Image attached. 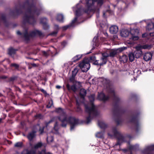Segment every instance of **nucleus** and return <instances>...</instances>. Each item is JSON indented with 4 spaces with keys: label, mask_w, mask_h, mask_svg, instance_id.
<instances>
[{
    "label": "nucleus",
    "mask_w": 154,
    "mask_h": 154,
    "mask_svg": "<svg viewBox=\"0 0 154 154\" xmlns=\"http://www.w3.org/2000/svg\"><path fill=\"white\" fill-rule=\"evenodd\" d=\"M117 53V50H112L110 51L109 55L110 57H113Z\"/></svg>",
    "instance_id": "obj_22"
},
{
    "label": "nucleus",
    "mask_w": 154,
    "mask_h": 154,
    "mask_svg": "<svg viewBox=\"0 0 154 154\" xmlns=\"http://www.w3.org/2000/svg\"><path fill=\"white\" fill-rule=\"evenodd\" d=\"M47 19L45 18L41 19V22L43 24V28L45 29H47L48 27V26L47 23Z\"/></svg>",
    "instance_id": "obj_14"
},
{
    "label": "nucleus",
    "mask_w": 154,
    "mask_h": 154,
    "mask_svg": "<svg viewBox=\"0 0 154 154\" xmlns=\"http://www.w3.org/2000/svg\"><path fill=\"white\" fill-rule=\"evenodd\" d=\"M134 121H136V119H135Z\"/></svg>",
    "instance_id": "obj_57"
},
{
    "label": "nucleus",
    "mask_w": 154,
    "mask_h": 154,
    "mask_svg": "<svg viewBox=\"0 0 154 154\" xmlns=\"http://www.w3.org/2000/svg\"><path fill=\"white\" fill-rule=\"evenodd\" d=\"M80 102H79L78 100H76V111L77 112H80L81 110V108L80 106Z\"/></svg>",
    "instance_id": "obj_25"
},
{
    "label": "nucleus",
    "mask_w": 154,
    "mask_h": 154,
    "mask_svg": "<svg viewBox=\"0 0 154 154\" xmlns=\"http://www.w3.org/2000/svg\"><path fill=\"white\" fill-rule=\"evenodd\" d=\"M43 146V144L41 142H38L34 145L33 148L35 149H37Z\"/></svg>",
    "instance_id": "obj_21"
},
{
    "label": "nucleus",
    "mask_w": 154,
    "mask_h": 154,
    "mask_svg": "<svg viewBox=\"0 0 154 154\" xmlns=\"http://www.w3.org/2000/svg\"><path fill=\"white\" fill-rule=\"evenodd\" d=\"M103 136V132H98L96 134V136L97 137L102 138Z\"/></svg>",
    "instance_id": "obj_28"
},
{
    "label": "nucleus",
    "mask_w": 154,
    "mask_h": 154,
    "mask_svg": "<svg viewBox=\"0 0 154 154\" xmlns=\"http://www.w3.org/2000/svg\"><path fill=\"white\" fill-rule=\"evenodd\" d=\"M139 33V30L137 29H132L131 30L130 33L131 37L130 38V41H127L126 42V44H131L133 43V41L137 40L139 39V37L138 34Z\"/></svg>",
    "instance_id": "obj_6"
},
{
    "label": "nucleus",
    "mask_w": 154,
    "mask_h": 154,
    "mask_svg": "<svg viewBox=\"0 0 154 154\" xmlns=\"http://www.w3.org/2000/svg\"><path fill=\"white\" fill-rule=\"evenodd\" d=\"M129 58L131 62H132L134 60V54L132 53H130L128 55Z\"/></svg>",
    "instance_id": "obj_23"
},
{
    "label": "nucleus",
    "mask_w": 154,
    "mask_h": 154,
    "mask_svg": "<svg viewBox=\"0 0 154 154\" xmlns=\"http://www.w3.org/2000/svg\"><path fill=\"white\" fill-rule=\"evenodd\" d=\"M2 118H0V122L2 121Z\"/></svg>",
    "instance_id": "obj_55"
},
{
    "label": "nucleus",
    "mask_w": 154,
    "mask_h": 154,
    "mask_svg": "<svg viewBox=\"0 0 154 154\" xmlns=\"http://www.w3.org/2000/svg\"><path fill=\"white\" fill-rule=\"evenodd\" d=\"M138 125H139L138 124L137 122H136V128H137Z\"/></svg>",
    "instance_id": "obj_50"
},
{
    "label": "nucleus",
    "mask_w": 154,
    "mask_h": 154,
    "mask_svg": "<svg viewBox=\"0 0 154 154\" xmlns=\"http://www.w3.org/2000/svg\"><path fill=\"white\" fill-rule=\"evenodd\" d=\"M154 150V145L146 147L145 148V151H150Z\"/></svg>",
    "instance_id": "obj_27"
},
{
    "label": "nucleus",
    "mask_w": 154,
    "mask_h": 154,
    "mask_svg": "<svg viewBox=\"0 0 154 154\" xmlns=\"http://www.w3.org/2000/svg\"><path fill=\"white\" fill-rule=\"evenodd\" d=\"M98 125L101 128H104L106 127V125L103 122H99Z\"/></svg>",
    "instance_id": "obj_30"
},
{
    "label": "nucleus",
    "mask_w": 154,
    "mask_h": 154,
    "mask_svg": "<svg viewBox=\"0 0 154 154\" xmlns=\"http://www.w3.org/2000/svg\"><path fill=\"white\" fill-rule=\"evenodd\" d=\"M71 89L74 91H75L76 90V88L75 86L74 85H73L71 87Z\"/></svg>",
    "instance_id": "obj_39"
},
{
    "label": "nucleus",
    "mask_w": 154,
    "mask_h": 154,
    "mask_svg": "<svg viewBox=\"0 0 154 154\" xmlns=\"http://www.w3.org/2000/svg\"><path fill=\"white\" fill-rule=\"evenodd\" d=\"M130 31L127 29H122L120 33V35L124 37H128L130 34Z\"/></svg>",
    "instance_id": "obj_10"
},
{
    "label": "nucleus",
    "mask_w": 154,
    "mask_h": 154,
    "mask_svg": "<svg viewBox=\"0 0 154 154\" xmlns=\"http://www.w3.org/2000/svg\"><path fill=\"white\" fill-rule=\"evenodd\" d=\"M118 31V28L117 26L115 25L112 26L109 29L110 32L112 34H116Z\"/></svg>",
    "instance_id": "obj_11"
},
{
    "label": "nucleus",
    "mask_w": 154,
    "mask_h": 154,
    "mask_svg": "<svg viewBox=\"0 0 154 154\" xmlns=\"http://www.w3.org/2000/svg\"><path fill=\"white\" fill-rule=\"evenodd\" d=\"M33 14L38 15V11H33L32 9L29 10L27 12L26 15L24 19L25 21L31 24H33V23L31 22V21L34 20L33 17L31 16V15Z\"/></svg>",
    "instance_id": "obj_8"
},
{
    "label": "nucleus",
    "mask_w": 154,
    "mask_h": 154,
    "mask_svg": "<svg viewBox=\"0 0 154 154\" xmlns=\"http://www.w3.org/2000/svg\"><path fill=\"white\" fill-rule=\"evenodd\" d=\"M52 105H53V102H52V101H50L49 102V104L48 105H47V107L48 108H50L51 106Z\"/></svg>",
    "instance_id": "obj_38"
},
{
    "label": "nucleus",
    "mask_w": 154,
    "mask_h": 154,
    "mask_svg": "<svg viewBox=\"0 0 154 154\" xmlns=\"http://www.w3.org/2000/svg\"><path fill=\"white\" fill-rule=\"evenodd\" d=\"M41 91L42 92H43V93H46V91H45L43 89H41Z\"/></svg>",
    "instance_id": "obj_47"
},
{
    "label": "nucleus",
    "mask_w": 154,
    "mask_h": 154,
    "mask_svg": "<svg viewBox=\"0 0 154 154\" xmlns=\"http://www.w3.org/2000/svg\"><path fill=\"white\" fill-rule=\"evenodd\" d=\"M36 132L33 131L31 133H30L28 135L27 137L28 139L30 140H32L33 138L35 135V133Z\"/></svg>",
    "instance_id": "obj_19"
},
{
    "label": "nucleus",
    "mask_w": 154,
    "mask_h": 154,
    "mask_svg": "<svg viewBox=\"0 0 154 154\" xmlns=\"http://www.w3.org/2000/svg\"><path fill=\"white\" fill-rule=\"evenodd\" d=\"M11 66H14V67H15L16 68H18L19 66L18 65L16 64L15 63L12 64H11Z\"/></svg>",
    "instance_id": "obj_42"
},
{
    "label": "nucleus",
    "mask_w": 154,
    "mask_h": 154,
    "mask_svg": "<svg viewBox=\"0 0 154 154\" xmlns=\"http://www.w3.org/2000/svg\"><path fill=\"white\" fill-rule=\"evenodd\" d=\"M58 26L57 25H55V29H58Z\"/></svg>",
    "instance_id": "obj_51"
},
{
    "label": "nucleus",
    "mask_w": 154,
    "mask_h": 154,
    "mask_svg": "<svg viewBox=\"0 0 154 154\" xmlns=\"http://www.w3.org/2000/svg\"><path fill=\"white\" fill-rule=\"evenodd\" d=\"M42 35V32L39 31L35 30L32 31L29 35H28L27 31L23 34L25 40L26 41L28 40L31 38L34 37L37 35Z\"/></svg>",
    "instance_id": "obj_7"
},
{
    "label": "nucleus",
    "mask_w": 154,
    "mask_h": 154,
    "mask_svg": "<svg viewBox=\"0 0 154 154\" xmlns=\"http://www.w3.org/2000/svg\"><path fill=\"white\" fill-rule=\"evenodd\" d=\"M134 54L136 58H138L140 57L142 54V51H135Z\"/></svg>",
    "instance_id": "obj_20"
},
{
    "label": "nucleus",
    "mask_w": 154,
    "mask_h": 154,
    "mask_svg": "<svg viewBox=\"0 0 154 154\" xmlns=\"http://www.w3.org/2000/svg\"><path fill=\"white\" fill-rule=\"evenodd\" d=\"M109 98V96L106 97L105 95L104 94L102 93L99 94L98 95V99L100 100H102L104 101L107 100Z\"/></svg>",
    "instance_id": "obj_12"
},
{
    "label": "nucleus",
    "mask_w": 154,
    "mask_h": 154,
    "mask_svg": "<svg viewBox=\"0 0 154 154\" xmlns=\"http://www.w3.org/2000/svg\"><path fill=\"white\" fill-rule=\"evenodd\" d=\"M72 64V61L69 62L67 63H65L64 64V66L66 67V68L68 69V68Z\"/></svg>",
    "instance_id": "obj_31"
},
{
    "label": "nucleus",
    "mask_w": 154,
    "mask_h": 154,
    "mask_svg": "<svg viewBox=\"0 0 154 154\" xmlns=\"http://www.w3.org/2000/svg\"><path fill=\"white\" fill-rule=\"evenodd\" d=\"M103 57H104L102 58L101 60L102 61V63H98L97 61L96 60L95 61L94 64L95 65H99L100 66L102 65L103 64H105L106 62V58L109 56V54L108 53L105 52L103 53L102 54Z\"/></svg>",
    "instance_id": "obj_9"
},
{
    "label": "nucleus",
    "mask_w": 154,
    "mask_h": 154,
    "mask_svg": "<svg viewBox=\"0 0 154 154\" xmlns=\"http://www.w3.org/2000/svg\"><path fill=\"white\" fill-rule=\"evenodd\" d=\"M56 112L58 113H61L62 115L59 118L54 117L51 119L48 122H46V126L52 122H54L55 124L54 125V129L55 131H57L58 128V125L57 122V120H59L61 121L62 122V126L63 127H66V125L69 123L70 125V129L71 130H73L74 127L78 125V120L73 117L67 116L61 108H59L56 109Z\"/></svg>",
    "instance_id": "obj_2"
},
{
    "label": "nucleus",
    "mask_w": 154,
    "mask_h": 154,
    "mask_svg": "<svg viewBox=\"0 0 154 154\" xmlns=\"http://www.w3.org/2000/svg\"><path fill=\"white\" fill-rule=\"evenodd\" d=\"M146 31H150L154 29V23L152 22L148 24L146 27Z\"/></svg>",
    "instance_id": "obj_15"
},
{
    "label": "nucleus",
    "mask_w": 154,
    "mask_h": 154,
    "mask_svg": "<svg viewBox=\"0 0 154 154\" xmlns=\"http://www.w3.org/2000/svg\"><path fill=\"white\" fill-rule=\"evenodd\" d=\"M57 33V32H53L52 33V34H56Z\"/></svg>",
    "instance_id": "obj_53"
},
{
    "label": "nucleus",
    "mask_w": 154,
    "mask_h": 154,
    "mask_svg": "<svg viewBox=\"0 0 154 154\" xmlns=\"http://www.w3.org/2000/svg\"><path fill=\"white\" fill-rule=\"evenodd\" d=\"M66 44V42H64L63 43H62V45H63L64 46Z\"/></svg>",
    "instance_id": "obj_49"
},
{
    "label": "nucleus",
    "mask_w": 154,
    "mask_h": 154,
    "mask_svg": "<svg viewBox=\"0 0 154 154\" xmlns=\"http://www.w3.org/2000/svg\"><path fill=\"white\" fill-rule=\"evenodd\" d=\"M108 135L111 137H116L118 139V144H120V143L124 141V137L115 128H113L108 133Z\"/></svg>",
    "instance_id": "obj_5"
},
{
    "label": "nucleus",
    "mask_w": 154,
    "mask_h": 154,
    "mask_svg": "<svg viewBox=\"0 0 154 154\" xmlns=\"http://www.w3.org/2000/svg\"><path fill=\"white\" fill-rule=\"evenodd\" d=\"M103 16L104 17H105V13H103Z\"/></svg>",
    "instance_id": "obj_54"
},
{
    "label": "nucleus",
    "mask_w": 154,
    "mask_h": 154,
    "mask_svg": "<svg viewBox=\"0 0 154 154\" xmlns=\"http://www.w3.org/2000/svg\"><path fill=\"white\" fill-rule=\"evenodd\" d=\"M43 53L44 55L45 56H47V53L45 51H43Z\"/></svg>",
    "instance_id": "obj_44"
},
{
    "label": "nucleus",
    "mask_w": 154,
    "mask_h": 154,
    "mask_svg": "<svg viewBox=\"0 0 154 154\" xmlns=\"http://www.w3.org/2000/svg\"><path fill=\"white\" fill-rule=\"evenodd\" d=\"M149 35L151 36H154V32L150 33Z\"/></svg>",
    "instance_id": "obj_45"
},
{
    "label": "nucleus",
    "mask_w": 154,
    "mask_h": 154,
    "mask_svg": "<svg viewBox=\"0 0 154 154\" xmlns=\"http://www.w3.org/2000/svg\"><path fill=\"white\" fill-rule=\"evenodd\" d=\"M98 36H95V37L93 38V42H94L96 43L97 42V38H98Z\"/></svg>",
    "instance_id": "obj_40"
},
{
    "label": "nucleus",
    "mask_w": 154,
    "mask_h": 154,
    "mask_svg": "<svg viewBox=\"0 0 154 154\" xmlns=\"http://www.w3.org/2000/svg\"><path fill=\"white\" fill-rule=\"evenodd\" d=\"M109 94H111L112 96H114L115 95V92L113 89H110L109 91Z\"/></svg>",
    "instance_id": "obj_35"
},
{
    "label": "nucleus",
    "mask_w": 154,
    "mask_h": 154,
    "mask_svg": "<svg viewBox=\"0 0 154 154\" xmlns=\"http://www.w3.org/2000/svg\"><path fill=\"white\" fill-rule=\"evenodd\" d=\"M142 46H138L135 47L136 50L135 51H142L141 48Z\"/></svg>",
    "instance_id": "obj_36"
},
{
    "label": "nucleus",
    "mask_w": 154,
    "mask_h": 154,
    "mask_svg": "<svg viewBox=\"0 0 154 154\" xmlns=\"http://www.w3.org/2000/svg\"><path fill=\"white\" fill-rule=\"evenodd\" d=\"M103 3V0H86V8L87 10H84L81 8H79V4L76 5L75 7L73 8V10H76L75 15L76 17L72 21L71 23L69 25H67L62 27L63 30L67 29L70 26H74V23L77 20V17L81 15L84 12L89 14L91 12H93L95 11L96 8L95 5L97 4L98 6H101Z\"/></svg>",
    "instance_id": "obj_1"
},
{
    "label": "nucleus",
    "mask_w": 154,
    "mask_h": 154,
    "mask_svg": "<svg viewBox=\"0 0 154 154\" xmlns=\"http://www.w3.org/2000/svg\"><path fill=\"white\" fill-rule=\"evenodd\" d=\"M152 54L150 52H146L144 55L143 59L145 61H148L152 58Z\"/></svg>",
    "instance_id": "obj_13"
},
{
    "label": "nucleus",
    "mask_w": 154,
    "mask_h": 154,
    "mask_svg": "<svg viewBox=\"0 0 154 154\" xmlns=\"http://www.w3.org/2000/svg\"><path fill=\"white\" fill-rule=\"evenodd\" d=\"M40 131H41V133H42L43 131V129L42 130H41V129H40Z\"/></svg>",
    "instance_id": "obj_52"
},
{
    "label": "nucleus",
    "mask_w": 154,
    "mask_h": 154,
    "mask_svg": "<svg viewBox=\"0 0 154 154\" xmlns=\"http://www.w3.org/2000/svg\"><path fill=\"white\" fill-rule=\"evenodd\" d=\"M127 49V47H122L120 48H118L117 49V50L118 51H119L121 52L122 51H123L126 49Z\"/></svg>",
    "instance_id": "obj_37"
},
{
    "label": "nucleus",
    "mask_w": 154,
    "mask_h": 154,
    "mask_svg": "<svg viewBox=\"0 0 154 154\" xmlns=\"http://www.w3.org/2000/svg\"><path fill=\"white\" fill-rule=\"evenodd\" d=\"M82 55H77L74 57L72 59V62H75L76 61L79 60L82 57Z\"/></svg>",
    "instance_id": "obj_18"
},
{
    "label": "nucleus",
    "mask_w": 154,
    "mask_h": 154,
    "mask_svg": "<svg viewBox=\"0 0 154 154\" xmlns=\"http://www.w3.org/2000/svg\"><path fill=\"white\" fill-rule=\"evenodd\" d=\"M15 50L12 48H10L8 50V53L9 55H12L14 54L15 53Z\"/></svg>",
    "instance_id": "obj_29"
},
{
    "label": "nucleus",
    "mask_w": 154,
    "mask_h": 154,
    "mask_svg": "<svg viewBox=\"0 0 154 154\" xmlns=\"http://www.w3.org/2000/svg\"><path fill=\"white\" fill-rule=\"evenodd\" d=\"M46 152L45 150H43L41 152H39L38 154H46Z\"/></svg>",
    "instance_id": "obj_41"
},
{
    "label": "nucleus",
    "mask_w": 154,
    "mask_h": 154,
    "mask_svg": "<svg viewBox=\"0 0 154 154\" xmlns=\"http://www.w3.org/2000/svg\"><path fill=\"white\" fill-rule=\"evenodd\" d=\"M21 154H31V152L27 149L23 150L21 152Z\"/></svg>",
    "instance_id": "obj_34"
},
{
    "label": "nucleus",
    "mask_w": 154,
    "mask_h": 154,
    "mask_svg": "<svg viewBox=\"0 0 154 154\" xmlns=\"http://www.w3.org/2000/svg\"><path fill=\"white\" fill-rule=\"evenodd\" d=\"M128 60L127 56L125 55H123L122 56H120L119 60L121 62L125 63L127 62Z\"/></svg>",
    "instance_id": "obj_16"
},
{
    "label": "nucleus",
    "mask_w": 154,
    "mask_h": 154,
    "mask_svg": "<svg viewBox=\"0 0 154 154\" xmlns=\"http://www.w3.org/2000/svg\"><path fill=\"white\" fill-rule=\"evenodd\" d=\"M61 87V86L59 85H57L56 86V88L57 89H60Z\"/></svg>",
    "instance_id": "obj_46"
},
{
    "label": "nucleus",
    "mask_w": 154,
    "mask_h": 154,
    "mask_svg": "<svg viewBox=\"0 0 154 154\" xmlns=\"http://www.w3.org/2000/svg\"><path fill=\"white\" fill-rule=\"evenodd\" d=\"M147 35V34L146 33H144L142 34V36L143 37H145Z\"/></svg>",
    "instance_id": "obj_43"
},
{
    "label": "nucleus",
    "mask_w": 154,
    "mask_h": 154,
    "mask_svg": "<svg viewBox=\"0 0 154 154\" xmlns=\"http://www.w3.org/2000/svg\"><path fill=\"white\" fill-rule=\"evenodd\" d=\"M22 146V143L21 142H18L16 143L15 145L14 146L17 147H21Z\"/></svg>",
    "instance_id": "obj_33"
},
{
    "label": "nucleus",
    "mask_w": 154,
    "mask_h": 154,
    "mask_svg": "<svg viewBox=\"0 0 154 154\" xmlns=\"http://www.w3.org/2000/svg\"><path fill=\"white\" fill-rule=\"evenodd\" d=\"M86 90L84 89H82L80 91V95L81 97V98L84 100V97L86 95Z\"/></svg>",
    "instance_id": "obj_17"
},
{
    "label": "nucleus",
    "mask_w": 154,
    "mask_h": 154,
    "mask_svg": "<svg viewBox=\"0 0 154 154\" xmlns=\"http://www.w3.org/2000/svg\"><path fill=\"white\" fill-rule=\"evenodd\" d=\"M53 140V138L52 136L49 137L48 136L47 137V141L48 143H49L52 142Z\"/></svg>",
    "instance_id": "obj_32"
},
{
    "label": "nucleus",
    "mask_w": 154,
    "mask_h": 154,
    "mask_svg": "<svg viewBox=\"0 0 154 154\" xmlns=\"http://www.w3.org/2000/svg\"><path fill=\"white\" fill-rule=\"evenodd\" d=\"M96 59V57L94 56L90 57L89 59L88 58L84 59L79 65L82 71L83 72L87 71L89 69L90 67L89 62L91 61H94Z\"/></svg>",
    "instance_id": "obj_4"
},
{
    "label": "nucleus",
    "mask_w": 154,
    "mask_h": 154,
    "mask_svg": "<svg viewBox=\"0 0 154 154\" xmlns=\"http://www.w3.org/2000/svg\"><path fill=\"white\" fill-rule=\"evenodd\" d=\"M105 35H107V33H105Z\"/></svg>",
    "instance_id": "obj_56"
},
{
    "label": "nucleus",
    "mask_w": 154,
    "mask_h": 154,
    "mask_svg": "<svg viewBox=\"0 0 154 154\" xmlns=\"http://www.w3.org/2000/svg\"><path fill=\"white\" fill-rule=\"evenodd\" d=\"M17 34L18 35H21V33H20V32L19 31H17Z\"/></svg>",
    "instance_id": "obj_48"
},
{
    "label": "nucleus",
    "mask_w": 154,
    "mask_h": 154,
    "mask_svg": "<svg viewBox=\"0 0 154 154\" xmlns=\"http://www.w3.org/2000/svg\"><path fill=\"white\" fill-rule=\"evenodd\" d=\"M78 69L77 67H76L72 71V77L74 78L75 77L78 72Z\"/></svg>",
    "instance_id": "obj_26"
},
{
    "label": "nucleus",
    "mask_w": 154,
    "mask_h": 154,
    "mask_svg": "<svg viewBox=\"0 0 154 154\" xmlns=\"http://www.w3.org/2000/svg\"><path fill=\"white\" fill-rule=\"evenodd\" d=\"M63 15L61 14H58L57 17V20L59 22H63Z\"/></svg>",
    "instance_id": "obj_24"
},
{
    "label": "nucleus",
    "mask_w": 154,
    "mask_h": 154,
    "mask_svg": "<svg viewBox=\"0 0 154 154\" xmlns=\"http://www.w3.org/2000/svg\"><path fill=\"white\" fill-rule=\"evenodd\" d=\"M95 97L94 95H92L89 97V98L91 102L88 105H85L86 111L89 114V116L87 118L86 123H89L91 119L96 115V112L95 109V107L93 103Z\"/></svg>",
    "instance_id": "obj_3"
}]
</instances>
